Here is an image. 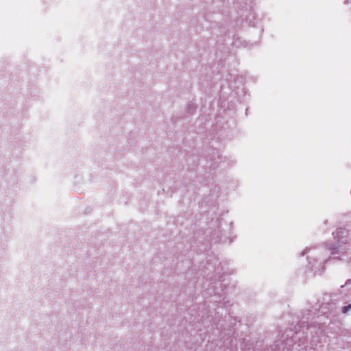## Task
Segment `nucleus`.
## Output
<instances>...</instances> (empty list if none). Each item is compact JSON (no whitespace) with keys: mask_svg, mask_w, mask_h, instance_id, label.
Returning <instances> with one entry per match:
<instances>
[{"mask_svg":"<svg viewBox=\"0 0 351 351\" xmlns=\"http://www.w3.org/2000/svg\"><path fill=\"white\" fill-rule=\"evenodd\" d=\"M350 308H351V304L344 306L343 308V312L344 313H348V311H349Z\"/></svg>","mask_w":351,"mask_h":351,"instance_id":"obj_1","label":"nucleus"}]
</instances>
